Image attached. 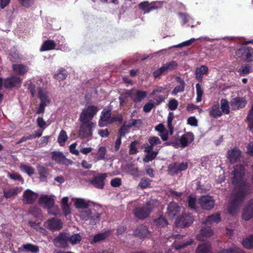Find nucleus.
Segmentation results:
<instances>
[{"label":"nucleus","instance_id":"f257e3e1","mask_svg":"<svg viewBox=\"0 0 253 253\" xmlns=\"http://www.w3.org/2000/svg\"><path fill=\"white\" fill-rule=\"evenodd\" d=\"M231 178L232 183L235 186V192L228 208L229 212L234 215L236 213L241 204L246 196L251 193V185L244 179V167L242 165H237L234 167Z\"/></svg>","mask_w":253,"mask_h":253},{"label":"nucleus","instance_id":"f03ea898","mask_svg":"<svg viewBox=\"0 0 253 253\" xmlns=\"http://www.w3.org/2000/svg\"><path fill=\"white\" fill-rule=\"evenodd\" d=\"M193 134L191 132H187L182 135L179 139H175L164 143V146L171 145L175 148L181 147L185 148L194 140Z\"/></svg>","mask_w":253,"mask_h":253},{"label":"nucleus","instance_id":"7ed1b4c3","mask_svg":"<svg viewBox=\"0 0 253 253\" xmlns=\"http://www.w3.org/2000/svg\"><path fill=\"white\" fill-rule=\"evenodd\" d=\"M154 204V200L147 202L144 206L134 209L133 210V213L138 219L144 220L150 215L152 211Z\"/></svg>","mask_w":253,"mask_h":253},{"label":"nucleus","instance_id":"20e7f679","mask_svg":"<svg viewBox=\"0 0 253 253\" xmlns=\"http://www.w3.org/2000/svg\"><path fill=\"white\" fill-rule=\"evenodd\" d=\"M81 217L86 221L89 220V223L95 225L100 220V214L98 213L94 209H86L81 211Z\"/></svg>","mask_w":253,"mask_h":253},{"label":"nucleus","instance_id":"39448f33","mask_svg":"<svg viewBox=\"0 0 253 253\" xmlns=\"http://www.w3.org/2000/svg\"><path fill=\"white\" fill-rule=\"evenodd\" d=\"M82 124L78 131V137L81 139H90L92 135V128L95 126L93 122L81 121Z\"/></svg>","mask_w":253,"mask_h":253},{"label":"nucleus","instance_id":"423d86ee","mask_svg":"<svg viewBox=\"0 0 253 253\" xmlns=\"http://www.w3.org/2000/svg\"><path fill=\"white\" fill-rule=\"evenodd\" d=\"M98 110V108L95 106H88L82 110L80 116V121L91 122V120L93 119Z\"/></svg>","mask_w":253,"mask_h":253},{"label":"nucleus","instance_id":"0eeeda50","mask_svg":"<svg viewBox=\"0 0 253 253\" xmlns=\"http://www.w3.org/2000/svg\"><path fill=\"white\" fill-rule=\"evenodd\" d=\"M193 216L190 213H183L175 220V225L179 228H185L190 226L194 221Z\"/></svg>","mask_w":253,"mask_h":253},{"label":"nucleus","instance_id":"6e6552de","mask_svg":"<svg viewBox=\"0 0 253 253\" xmlns=\"http://www.w3.org/2000/svg\"><path fill=\"white\" fill-rule=\"evenodd\" d=\"M108 176L106 173H97L90 181V183L95 188L102 189L105 185V180Z\"/></svg>","mask_w":253,"mask_h":253},{"label":"nucleus","instance_id":"1a4fd4ad","mask_svg":"<svg viewBox=\"0 0 253 253\" xmlns=\"http://www.w3.org/2000/svg\"><path fill=\"white\" fill-rule=\"evenodd\" d=\"M21 79L16 76H10L4 80L3 86L5 88H18L21 84Z\"/></svg>","mask_w":253,"mask_h":253},{"label":"nucleus","instance_id":"9d476101","mask_svg":"<svg viewBox=\"0 0 253 253\" xmlns=\"http://www.w3.org/2000/svg\"><path fill=\"white\" fill-rule=\"evenodd\" d=\"M126 94L130 97L134 102H140L146 97L147 92L144 91L132 89L127 90Z\"/></svg>","mask_w":253,"mask_h":253},{"label":"nucleus","instance_id":"9b49d317","mask_svg":"<svg viewBox=\"0 0 253 253\" xmlns=\"http://www.w3.org/2000/svg\"><path fill=\"white\" fill-rule=\"evenodd\" d=\"M199 204L202 209L210 210L214 206V201L211 196H203L199 199Z\"/></svg>","mask_w":253,"mask_h":253},{"label":"nucleus","instance_id":"f8f14e48","mask_svg":"<svg viewBox=\"0 0 253 253\" xmlns=\"http://www.w3.org/2000/svg\"><path fill=\"white\" fill-rule=\"evenodd\" d=\"M180 211V208L178 204L175 202H170L167 208V214L170 219H173Z\"/></svg>","mask_w":253,"mask_h":253},{"label":"nucleus","instance_id":"ddd939ff","mask_svg":"<svg viewBox=\"0 0 253 253\" xmlns=\"http://www.w3.org/2000/svg\"><path fill=\"white\" fill-rule=\"evenodd\" d=\"M37 193L30 189H27L23 193V201L24 203L28 205L33 204L38 198Z\"/></svg>","mask_w":253,"mask_h":253},{"label":"nucleus","instance_id":"4468645a","mask_svg":"<svg viewBox=\"0 0 253 253\" xmlns=\"http://www.w3.org/2000/svg\"><path fill=\"white\" fill-rule=\"evenodd\" d=\"M45 226L52 230H59L63 227V223L59 219L52 218L45 222Z\"/></svg>","mask_w":253,"mask_h":253},{"label":"nucleus","instance_id":"2eb2a0df","mask_svg":"<svg viewBox=\"0 0 253 253\" xmlns=\"http://www.w3.org/2000/svg\"><path fill=\"white\" fill-rule=\"evenodd\" d=\"M242 218L246 221L253 218V199H251L244 209Z\"/></svg>","mask_w":253,"mask_h":253},{"label":"nucleus","instance_id":"dca6fc26","mask_svg":"<svg viewBox=\"0 0 253 253\" xmlns=\"http://www.w3.org/2000/svg\"><path fill=\"white\" fill-rule=\"evenodd\" d=\"M54 244L61 248H66L69 242L68 236L65 233H60L53 241Z\"/></svg>","mask_w":253,"mask_h":253},{"label":"nucleus","instance_id":"f3484780","mask_svg":"<svg viewBox=\"0 0 253 253\" xmlns=\"http://www.w3.org/2000/svg\"><path fill=\"white\" fill-rule=\"evenodd\" d=\"M247 102L245 98L237 97L232 99L230 102L231 106L233 110H238L245 107Z\"/></svg>","mask_w":253,"mask_h":253},{"label":"nucleus","instance_id":"a211bd4d","mask_svg":"<svg viewBox=\"0 0 253 253\" xmlns=\"http://www.w3.org/2000/svg\"><path fill=\"white\" fill-rule=\"evenodd\" d=\"M22 188L21 187H15L5 189L3 191V196L6 199L14 198L19 193H21Z\"/></svg>","mask_w":253,"mask_h":253},{"label":"nucleus","instance_id":"6ab92c4d","mask_svg":"<svg viewBox=\"0 0 253 253\" xmlns=\"http://www.w3.org/2000/svg\"><path fill=\"white\" fill-rule=\"evenodd\" d=\"M39 204L47 209H51L54 205V200L51 196H42L39 200Z\"/></svg>","mask_w":253,"mask_h":253},{"label":"nucleus","instance_id":"aec40b11","mask_svg":"<svg viewBox=\"0 0 253 253\" xmlns=\"http://www.w3.org/2000/svg\"><path fill=\"white\" fill-rule=\"evenodd\" d=\"M228 158L232 163L239 162L241 157V151L237 148H233L228 151Z\"/></svg>","mask_w":253,"mask_h":253},{"label":"nucleus","instance_id":"412c9836","mask_svg":"<svg viewBox=\"0 0 253 253\" xmlns=\"http://www.w3.org/2000/svg\"><path fill=\"white\" fill-rule=\"evenodd\" d=\"M150 233L148 228L144 225H141L138 226L134 231L133 235L140 238H144L146 237Z\"/></svg>","mask_w":253,"mask_h":253},{"label":"nucleus","instance_id":"4be33fe9","mask_svg":"<svg viewBox=\"0 0 253 253\" xmlns=\"http://www.w3.org/2000/svg\"><path fill=\"white\" fill-rule=\"evenodd\" d=\"M37 169L40 175L39 179L41 182L47 181V178L49 174V170L46 167L38 165Z\"/></svg>","mask_w":253,"mask_h":253},{"label":"nucleus","instance_id":"5701e85b","mask_svg":"<svg viewBox=\"0 0 253 253\" xmlns=\"http://www.w3.org/2000/svg\"><path fill=\"white\" fill-rule=\"evenodd\" d=\"M242 55L245 57V60L247 62L253 61V48L250 47H243L239 50Z\"/></svg>","mask_w":253,"mask_h":253},{"label":"nucleus","instance_id":"b1692460","mask_svg":"<svg viewBox=\"0 0 253 253\" xmlns=\"http://www.w3.org/2000/svg\"><path fill=\"white\" fill-rule=\"evenodd\" d=\"M38 97L41 100L40 103L46 104H49L50 103L47 91L41 87L38 88Z\"/></svg>","mask_w":253,"mask_h":253},{"label":"nucleus","instance_id":"393cba45","mask_svg":"<svg viewBox=\"0 0 253 253\" xmlns=\"http://www.w3.org/2000/svg\"><path fill=\"white\" fill-rule=\"evenodd\" d=\"M101 114L99 121V126L101 127L104 126V122H108L109 123L111 118V111L110 110L104 109L102 111Z\"/></svg>","mask_w":253,"mask_h":253},{"label":"nucleus","instance_id":"a878e982","mask_svg":"<svg viewBox=\"0 0 253 253\" xmlns=\"http://www.w3.org/2000/svg\"><path fill=\"white\" fill-rule=\"evenodd\" d=\"M176 81L179 85L176 86L171 92L172 94L176 95L178 93L183 92L184 90L185 83L180 77H176Z\"/></svg>","mask_w":253,"mask_h":253},{"label":"nucleus","instance_id":"bb28decb","mask_svg":"<svg viewBox=\"0 0 253 253\" xmlns=\"http://www.w3.org/2000/svg\"><path fill=\"white\" fill-rule=\"evenodd\" d=\"M209 71L207 66L202 65L200 67L197 68L195 71L196 79L199 81H202L203 75L206 74Z\"/></svg>","mask_w":253,"mask_h":253},{"label":"nucleus","instance_id":"cd10ccee","mask_svg":"<svg viewBox=\"0 0 253 253\" xmlns=\"http://www.w3.org/2000/svg\"><path fill=\"white\" fill-rule=\"evenodd\" d=\"M12 69L15 73L22 76L28 71V67L23 64H13Z\"/></svg>","mask_w":253,"mask_h":253},{"label":"nucleus","instance_id":"c85d7f7f","mask_svg":"<svg viewBox=\"0 0 253 253\" xmlns=\"http://www.w3.org/2000/svg\"><path fill=\"white\" fill-rule=\"evenodd\" d=\"M196 253H211V245L209 242L200 244L197 249Z\"/></svg>","mask_w":253,"mask_h":253},{"label":"nucleus","instance_id":"c756f323","mask_svg":"<svg viewBox=\"0 0 253 253\" xmlns=\"http://www.w3.org/2000/svg\"><path fill=\"white\" fill-rule=\"evenodd\" d=\"M221 220L219 213L212 214L207 217L206 221L203 222L205 225H208L213 223H218Z\"/></svg>","mask_w":253,"mask_h":253},{"label":"nucleus","instance_id":"7c9ffc66","mask_svg":"<svg viewBox=\"0 0 253 253\" xmlns=\"http://www.w3.org/2000/svg\"><path fill=\"white\" fill-rule=\"evenodd\" d=\"M52 159L57 163H63L66 159L62 152L54 151L51 153Z\"/></svg>","mask_w":253,"mask_h":253},{"label":"nucleus","instance_id":"2f4dec72","mask_svg":"<svg viewBox=\"0 0 253 253\" xmlns=\"http://www.w3.org/2000/svg\"><path fill=\"white\" fill-rule=\"evenodd\" d=\"M55 47V42L53 40H47L44 42L41 48V51H46L53 49Z\"/></svg>","mask_w":253,"mask_h":253},{"label":"nucleus","instance_id":"473e14b6","mask_svg":"<svg viewBox=\"0 0 253 253\" xmlns=\"http://www.w3.org/2000/svg\"><path fill=\"white\" fill-rule=\"evenodd\" d=\"M242 245L244 248L247 249H252L253 248V235H250L245 239L242 242Z\"/></svg>","mask_w":253,"mask_h":253},{"label":"nucleus","instance_id":"72a5a7b5","mask_svg":"<svg viewBox=\"0 0 253 253\" xmlns=\"http://www.w3.org/2000/svg\"><path fill=\"white\" fill-rule=\"evenodd\" d=\"M178 66L177 63L175 61H171L170 62H168L164 64L163 67L165 71L169 72L173 71L177 68Z\"/></svg>","mask_w":253,"mask_h":253},{"label":"nucleus","instance_id":"f704fd0d","mask_svg":"<svg viewBox=\"0 0 253 253\" xmlns=\"http://www.w3.org/2000/svg\"><path fill=\"white\" fill-rule=\"evenodd\" d=\"M109 231H106L104 233H98L94 236L93 241L94 243L100 242L106 239L110 235Z\"/></svg>","mask_w":253,"mask_h":253},{"label":"nucleus","instance_id":"c9c22d12","mask_svg":"<svg viewBox=\"0 0 253 253\" xmlns=\"http://www.w3.org/2000/svg\"><path fill=\"white\" fill-rule=\"evenodd\" d=\"M22 248L26 251H29L33 253H38L39 251V248L37 245L28 243L22 245Z\"/></svg>","mask_w":253,"mask_h":253},{"label":"nucleus","instance_id":"e433bc0d","mask_svg":"<svg viewBox=\"0 0 253 253\" xmlns=\"http://www.w3.org/2000/svg\"><path fill=\"white\" fill-rule=\"evenodd\" d=\"M168 171L169 173L172 176L177 174L179 172L178 163H174L169 165Z\"/></svg>","mask_w":253,"mask_h":253},{"label":"nucleus","instance_id":"4c0bfd02","mask_svg":"<svg viewBox=\"0 0 253 253\" xmlns=\"http://www.w3.org/2000/svg\"><path fill=\"white\" fill-rule=\"evenodd\" d=\"M247 120L250 130L253 133V105L249 112Z\"/></svg>","mask_w":253,"mask_h":253},{"label":"nucleus","instance_id":"58836bf2","mask_svg":"<svg viewBox=\"0 0 253 253\" xmlns=\"http://www.w3.org/2000/svg\"><path fill=\"white\" fill-rule=\"evenodd\" d=\"M69 242L72 245L79 244L81 240L82 236L80 234L76 233L72 235L71 236H68Z\"/></svg>","mask_w":253,"mask_h":253},{"label":"nucleus","instance_id":"ea45409f","mask_svg":"<svg viewBox=\"0 0 253 253\" xmlns=\"http://www.w3.org/2000/svg\"><path fill=\"white\" fill-rule=\"evenodd\" d=\"M158 154V151L153 152H148L146 154L143 159V161L145 163H148L155 159Z\"/></svg>","mask_w":253,"mask_h":253},{"label":"nucleus","instance_id":"a19ab883","mask_svg":"<svg viewBox=\"0 0 253 253\" xmlns=\"http://www.w3.org/2000/svg\"><path fill=\"white\" fill-rule=\"evenodd\" d=\"M210 115L213 118L219 117L222 115V113L219 110L218 105H214L212 106L210 111Z\"/></svg>","mask_w":253,"mask_h":253},{"label":"nucleus","instance_id":"79ce46f5","mask_svg":"<svg viewBox=\"0 0 253 253\" xmlns=\"http://www.w3.org/2000/svg\"><path fill=\"white\" fill-rule=\"evenodd\" d=\"M76 207L79 209H88V203L84 199H77L75 202Z\"/></svg>","mask_w":253,"mask_h":253},{"label":"nucleus","instance_id":"37998d69","mask_svg":"<svg viewBox=\"0 0 253 253\" xmlns=\"http://www.w3.org/2000/svg\"><path fill=\"white\" fill-rule=\"evenodd\" d=\"M154 222L155 223L157 226L160 228L165 227L168 224V221L162 216L155 219Z\"/></svg>","mask_w":253,"mask_h":253},{"label":"nucleus","instance_id":"c03bdc74","mask_svg":"<svg viewBox=\"0 0 253 253\" xmlns=\"http://www.w3.org/2000/svg\"><path fill=\"white\" fill-rule=\"evenodd\" d=\"M20 168L21 170L27 173L29 176H31L35 172V169L33 167L27 166L26 165H21Z\"/></svg>","mask_w":253,"mask_h":253},{"label":"nucleus","instance_id":"a18cd8bd","mask_svg":"<svg viewBox=\"0 0 253 253\" xmlns=\"http://www.w3.org/2000/svg\"><path fill=\"white\" fill-rule=\"evenodd\" d=\"M151 180L147 177L141 178L138 185L141 189H145L149 187L151 184Z\"/></svg>","mask_w":253,"mask_h":253},{"label":"nucleus","instance_id":"49530a36","mask_svg":"<svg viewBox=\"0 0 253 253\" xmlns=\"http://www.w3.org/2000/svg\"><path fill=\"white\" fill-rule=\"evenodd\" d=\"M68 139L66 132L65 130H62L58 137V142L61 146H62Z\"/></svg>","mask_w":253,"mask_h":253},{"label":"nucleus","instance_id":"de8ad7c7","mask_svg":"<svg viewBox=\"0 0 253 253\" xmlns=\"http://www.w3.org/2000/svg\"><path fill=\"white\" fill-rule=\"evenodd\" d=\"M106 153V148L105 147H100L99 148L97 153H96V155L98 156V157L95 158L96 161H99L105 159V155Z\"/></svg>","mask_w":253,"mask_h":253},{"label":"nucleus","instance_id":"09e8293b","mask_svg":"<svg viewBox=\"0 0 253 253\" xmlns=\"http://www.w3.org/2000/svg\"><path fill=\"white\" fill-rule=\"evenodd\" d=\"M174 118L173 114L172 112H169L168 118V127L169 129V132L172 135L173 132V127L172 125V122Z\"/></svg>","mask_w":253,"mask_h":253},{"label":"nucleus","instance_id":"8fccbe9b","mask_svg":"<svg viewBox=\"0 0 253 253\" xmlns=\"http://www.w3.org/2000/svg\"><path fill=\"white\" fill-rule=\"evenodd\" d=\"M251 67L249 65H246L245 66L241 67L238 72L241 76H244L245 75L249 74L251 72Z\"/></svg>","mask_w":253,"mask_h":253},{"label":"nucleus","instance_id":"3c124183","mask_svg":"<svg viewBox=\"0 0 253 253\" xmlns=\"http://www.w3.org/2000/svg\"><path fill=\"white\" fill-rule=\"evenodd\" d=\"M67 73L64 69H61L59 72L54 75L55 78L58 81H62L67 77Z\"/></svg>","mask_w":253,"mask_h":253},{"label":"nucleus","instance_id":"603ef678","mask_svg":"<svg viewBox=\"0 0 253 253\" xmlns=\"http://www.w3.org/2000/svg\"><path fill=\"white\" fill-rule=\"evenodd\" d=\"M142 125V122L140 119H131L128 122L127 127H140Z\"/></svg>","mask_w":253,"mask_h":253},{"label":"nucleus","instance_id":"864d4df0","mask_svg":"<svg viewBox=\"0 0 253 253\" xmlns=\"http://www.w3.org/2000/svg\"><path fill=\"white\" fill-rule=\"evenodd\" d=\"M221 108L223 113L228 114L230 112L228 102L224 99L221 100Z\"/></svg>","mask_w":253,"mask_h":253},{"label":"nucleus","instance_id":"5fc2aeb1","mask_svg":"<svg viewBox=\"0 0 253 253\" xmlns=\"http://www.w3.org/2000/svg\"><path fill=\"white\" fill-rule=\"evenodd\" d=\"M148 142L154 148L162 143L160 138L157 136H150L148 139Z\"/></svg>","mask_w":253,"mask_h":253},{"label":"nucleus","instance_id":"6e6d98bb","mask_svg":"<svg viewBox=\"0 0 253 253\" xmlns=\"http://www.w3.org/2000/svg\"><path fill=\"white\" fill-rule=\"evenodd\" d=\"M37 124L38 126L42 129V131H43L47 126V125L45 121H44L42 117H39L37 119Z\"/></svg>","mask_w":253,"mask_h":253},{"label":"nucleus","instance_id":"4d7b16f0","mask_svg":"<svg viewBox=\"0 0 253 253\" xmlns=\"http://www.w3.org/2000/svg\"><path fill=\"white\" fill-rule=\"evenodd\" d=\"M244 252L237 246H233L224 251V253H244Z\"/></svg>","mask_w":253,"mask_h":253},{"label":"nucleus","instance_id":"13d9d810","mask_svg":"<svg viewBox=\"0 0 253 253\" xmlns=\"http://www.w3.org/2000/svg\"><path fill=\"white\" fill-rule=\"evenodd\" d=\"M196 91H197V98L196 101L197 102H200L202 100V95L203 94V90L199 84H197L196 85Z\"/></svg>","mask_w":253,"mask_h":253},{"label":"nucleus","instance_id":"bf43d9fd","mask_svg":"<svg viewBox=\"0 0 253 253\" xmlns=\"http://www.w3.org/2000/svg\"><path fill=\"white\" fill-rule=\"evenodd\" d=\"M201 234L203 236L210 237L212 235V231L210 227H203L201 229Z\"/></svg>","mask_w":253,"mask_h":253},{"label":"nucleus","instance_id":"052dcab7","mask_svg":"<svg viewBox=\"0 0 253 253\" xmlns=\"http://www.w3.org/2000/svg\"><path fill=\"white\" fill-rule=\"evenodd\" d=\"M18 1L22 6L29 8L34 4L35 0H18Z\"/></svg>","mask_w":253,"mask_h":253},{"label":"nucleus","instance_id":"680f3d73","mask_svg":"<svg viewBox=\"0 0 253 253\" xmlns=\"http://www.w3.org/2000/svg\"><path fill=\"white\" fill-rule=\"evenodd\" d=\"M127 168L130 171V173L134 176H139V170L137 167H135L133 165H128L127 166Z\"/></svg>","mask_w":253,"mask_h":253},{"label":"nucleus","instance_id":"e2e57ef3","mask_svg":"<svg viewBox=\"0 0 253 253\" xmlns=\"http://www.w3.org/2000/svg\"><path fill=\"white\" fill-rule=\"evenodd\" d=\"M178 105V102L176 99H170L168 104L169 109L170 110H174L177 108Z\"/></svg>","mask_w":253,"mask_h":253},{"label":"nucleus","instance_id":"0e129e2a","mask_svg":"<svg viewBox=\"0 0 253 253\" xmlns=\"http://www.w3.org/2000/svg\"><path fill=\"white\" fill-rule=\"evenodd\" d=\"M129 127H127V124H124L119 129V136H124L126 133L128 132Z\"/></svg>","mask_w":253,"mask_h":253},{"label":"nucleus","instance_id":"69168bd1","mask_svg":"<svg viewBox=\"0 0 253 253\" xmlns=\"http://www.w3.org/2000/svg\"><path fill=\"white\" fill-rule=\"evenodd\" d=\"M115 121L118 122L120 124L122 123L123 118L121 114H118L116 116L113 115L110 120L109 124H112Z\"/></svg>","mask_w":253,"mask_h":253},{"label":"nucleus","instance_id":"338daca9","mask_svg":"<svg viewBox=\"0 0 253 253\" xmlns=\"http://www.w3.org/2000/svg\"><path fill=\"white\" fill-rule=\"evenodd\" d=\"M110 184L112 187H118L122 185L121 179L118 177L115 178L111 181Z\"/></svg>","mask_w":253,"mask_h":253},{"label":"nucleus","instance_id":"774afa93","mask_svg":"<svg viewBox=\"0 0 253 253\" xmlns=\"http://www.w3.org/2000/svg\"><path fill=\"white\" fill-rule=\"evenodd\" d=\"M155 106V104L154 103L152 102H148L144 105L143 107V111L144 112L146 113L149 112L151 109L154 108Z\"/></svg>","mask_w":253,"mask_h":253}]
</instances>
